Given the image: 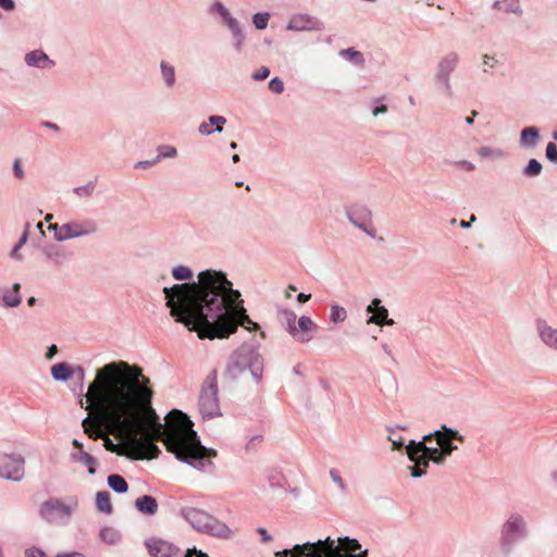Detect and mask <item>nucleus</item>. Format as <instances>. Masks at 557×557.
Instances as JSON below:
<instances>
[{"label": "nucleus", "mask_w": 557, "mask_h": 557, "mask_svg": "<svg viewBox=\"0 0 557 557\" xmlns=\"http://www.w3.org/2000/svg\"><path fill=\"white\" fill-rule=\"evenodd\" d=\"M347 215L349 221L358 228L362 230L369 236H375V228L371 221V211L363 206H352L347 209Z\"/></svg>", "instance_id": "nucleus-13"}, {"label": "nucleus", "mask_w": 557, "mask_h": 557, "mask_svg": "<svg viewBox=\"0 0 557 557\" xmlns=\"http://www.w3.org/2000/svg\"><path fill=\"white\" fill-rule=\"evenodd\" d=\"M210 11L211 13H218L222 17L226 16L230 13L228 10L220 1L213 2L210 8Z\"/></svg>", "instance_id": "nucleus-39"}, {"label": "nucleus", "mask_w": 557, "mask_h": 557, "mask_svg": "<svg viewBox=\"0 0 557 557\" xmlns=\"http://www.w3.org/2000/svg\"><path fill=\"white\" fill-rule=\"evenodd\" d=\"M330 475H331L332 480H333L335 483H337V484H338V486H339V488H341L342 491H344V490L346 488V485H345V483H344L343 479L341 478L339 472H338L337 470L332 469V470L330 471Z\"/></svg>", "instance_id": "nucleus-44"}, {"label": "nucleus", "mask_w": 557, "mask_h": 557, "mask_svg": "<svg viewBox=\"0 0 557 557\" xmlns=\"http://www.w3.org/2000/svg\"><path fill=\"white\" fill-rule=\"evenodd\" d=\"M175 458L201 472H212L214 463L211 457L215 455H174Z\"/></svg>", "instance_id": "nucleus-14"}, {"label": "nucleus", "mask_w": 557, "mask_h": 557, "mask_svg": "<svg viewBox=\"0 0 557 557\" xmlns=\"http://www.w3.org/2000/svg\"><path fill=\"white\" fill-rule=\"evenodd\" d=\"M404 446V443L401 441H392V450H400Z\"/></svg>", "instance_id": "nucleus-58"}, {"label": "nucleus", "mask_w": 557, "mask_h": 557, "mask_svg": "<svg viewBox=\"0 0 557 557\" xmlns=\"http://www.w3.org/2000/svg\"><path fill=\"white\" fill-rule=\"evenodd\" d=\"M20 288H21L20 284L15 283L13 285L12 292H8L3 295V301L5 302L7 306L15 307V306L20 305V302H21Z\"/></svg>", "instance_id": "nucleus-26"}, {"label": "nucleus", "mask_w": 557, "mask_h": 557, "mask_svg": "<svg viewBox=\"0 0 557 557\" xmlns=\"http://www.w3.org/2000/svg\"><path fill=\"white\" fill-rule=\"evenodd\" d=\"M40 515L44 519L51 523H60L66 521L71 516L70 507L58 499L45 502L40 508Z\"/></svg>", "instance_id": "nucleus-12"}, {"label": "nucleus", "mask_w": 557, "mask_h": 557, "mask_svg": "<svg viewBox=\"0 0 557 557\" xmlns=\"http://www.w3.org/2000/svg\"><path fill=\"white\" fill-rule=\"evenodd\" d=\"M380 299H373L372 302L368 306L367 311L372 312L373 314L376 312V309L380 308Z\"/></svg>", "instance_id": "nucleus-56"}, {"label": "nucleus", "mask_w": 557, "mask_h": 557, "mask_svg": "<svg viewBox=\"0 0 557 557\" xmlns=\"http://www.w3.org/2000/svg\"><path fill=\"white\" fill-rule=\"evenodd\" d=\"M269 22L268 13H257L253 15V24L258 29H264Z\"/></svg>", "instance_id": "nucleus-36"}, {"label": "nucleus", "mask_w": 557, "mask_h": 557, "mask_svg": "<svg viewBox=\"0 0 557 557\" xmlns=\"http://www.w3.org/2000/svg\"><path fill=\"white\" fill-rule=\"evenodd\" d=\"M218 391V372L213 370L205 379L199 396V410L205 418L220 414Z\"/></svg>", "instance_id": "nucleus-6"}, {"label": "nucleus", "mask_w": 557, "mask_h": 557, "mask_svg": "<svg viewBox=\"0 0 557 557\" xmlns=\"http://www.w3.org/2000/svg\"><path fill=\"white\" fill-rule=\"evenodd\" d=\"M162 76L169 86H173L175 82L174 67L165 62L161 63Z\"/></svg>", "instance_id": "nucleus-31"}, {"label": "nucleus", "mask_w": 557, "mask_h": 557, "mask_svg": "<svg viewBox=\"0 0 557 557\" xmlns=\"http://www.w3.org/2000/svg\"><path fill=\"white\" fill-rule=\"evenodd\" d=\"M150 380L138 366L110 362L97 370L85 395L89 412L82 426L89 440H101L112 453H216L201 445L194 423L183 411L171 410L164 423L152 408Z\"/></svg>", "instance_id": "nucleus-1"}, {"label": "nucleus", "mask_w": 557, "mask_h": 557, "mask_svg": "<svg viewBox=\"0 0 557 557\" xmlns=\"http://www.w3.org/2000/svg\"><path fill=\"white\" fill-rule=\"evenodd\" d=\"M314 329L313 321L309 317L302 315L298 319L296 327L293 329L292 336L300 343H308L312 339Z\"/></svg>", "instance_id": "nucleus-16"}, {"label": "nucleus", "mask_w": 557, "mask_h": 557, "mask_svg": "<svg viewBox=\"0 0 557 557\" xmlns=\"http://www.w3.org/2000/svg\"><path fill=\"white\" fill-rule=\"evenodd\" d=\"M539 137L536 127H527L521 133V143L527 146H533Z\"/></svg>", "instance_id": "nucleus-28"}, {"label": "nucleus", "mask_w": 557, "mask_h": 557, "mask_svg": "<svg viewBox=\"0 0 557 557\" xmlns=\"http://www.w3.org/2000/svg\"><path fill=\"white\" fill-rule=\"evenodd\" d=\"M100 539L107 544H115L121 540V534L117 530L111 527H106L100 531Z\"/></svg>", "instance_id": "nucleus-25"}, {"label": "nucleus", "mask_w": 557, "mask_h": 557, "mask_svg": "<svg viewBox=\"0 0 557 557\" xmlns=\"http://www.w3.org/2000/svg\"><path fill=\"white\" fill-rule=\"evenodd\" d=\"M26 557H46V555L38 548H32L26 552Z\"/></svg>", "instance_id": "nucleus-51"}, {"label": "nucleus", "mask_w": 557, "mask_h": 557, "mask_svg": "<svg viewBox=\"0 0 557 557\" xmlns=\"http://www.w3.org/2000/svg\"><path fill=\"white\" fill-rule=\"evenodd\" d=\"M172 275L175 280L184 281L191 278L193 272L189 268L181 265L173 269Z\"/></svg>", "instance_id": "nucleus-32"}, {"label": "nucleus", "mask_w": 557, "mask_h": 557, "mask_svg": "<svg viewBox=\"0 0 557 557\" xmlns=\"http://www.w3.org/2000/svg\"><path fill=\"white\" fill-rule=\"evenodd\" d=\"M342 55L348 57L354 62L361 64L363 62V57L359 51L352 49H346L341 52Z\"/></svg>", "instance_id": "nucleus-37"}, {"label": "nucleus", "mask_w": 557, "mask_h": 557, "mask_svg": "<svg viewBox=\"0 0 557 557\" xmlns=\"http://www.w3.org/2000/svg\"><path fill=\"white\" fill-rule=\"evenodd\" d=\"M347 317L346 310L339 306H332L331 308V320L334 323L343 322Z\"/></svg>", "instance_id": "nucleus-34"}, {"label": "nucleus", "mask_w": 557, "mask_h": 557, "mask_svg": "<svg viewBox=\"0 0 557 557\" xmlns=\"http://www.w3.org/2000/svg\"><path fill=\"white\" fill-rule=\"evenodd\" d=\"M13 171L17 178L22 180L24 177V172L21 165V161L18 159L14 161Z\"/></svg>", "instance_id": "nucleus-49"}, {"label": "nucleus", "mask_w": 557, "mask_h": 557, "mask_svg": "<svg viewBox=\"0 0 557 557\" xmlns=\"http://www.w3.org/2000/svg\"><path fill=\"white\" fill-rule=\"evenodd\" d=\"M269 483L272 487L283 488L286 484V479L282 472L274 470L269 474Z\"/></svg>", "instance_id": "nucleus-30"}, {"label": "nucleus", "mask_w": 557, "mask_h": 557, "mask_svg": "<svg viewBox=\"0 0 557 557\" xmlns=\"http://www.w3.org/2000/svg\"><path fill=\"white\" fill-rule=\"evenodd\" d=\"M0 7L7 11H11L14 9L13 0H0Z\"/></svg>", "instance_id": "nucleus-53"}, {"label": "nucleus", "mask_w": 557, "mask_h": 557, "mask_svg": "<svg viewBox=\"0 0 557 557\" xmlns=\"http://www.w3.org/2000/svg\"><path fill=\"white\" fill-rule=\"evenodd\" d=\"M257 532L258 534L261 535L262 542H270L272 540V536L268 533V531L264 528H258Z\"/></svg>", "instance_id": "nucleus-52"}, {"label": "nucleus", "mask_w": 557, "mask_h": 557, "mask_svg": "<svg viewBox=\"0 0 557 557\" xmlns=\"http://www.w3.org/2000/svg\"><path fill=\"white\" fill-rule=\"evenodd\" d=\"M288 28L289 29H305L306 25L302 23L301 17H295L289 22Z\"/></svg>", "instance_id": "nucleus-46"}, {"label": "nucleus", "mask_w": 557, "mask_h": 557, "mask_svg": "<svg viewBox=\"0 0 557 557\" xmlns=\"http://www.w3.org/2000/svg\"><path fill=\"white\" fill-rule=\"evenodd\" d=\"M145 546L151 557H207L195 547L183 553L181 548L160 537H150L145 541Z\"/></svg>", "instance_id": "nucleus-7"}, {"label": "nucleus", "mask_w": 557, "mask_h": 557, "mask_svg": "<svg viewBox=\"0 0 557 557\" xmlns=\"http://www.w3.org/2000/svg\"><path fill=\"white\" fill-rule=\"evenodd\" d=\"M387 111V107L385 104H382L380 107H376L374 110H373V115L376 116L377 114L380 113H385Z\"/></svg>", "instance_id": "nucleus-60"}, {"label": "nucleus", "mask_w": 557, "mask_h": 557, "mask_svg": "<svg viewBox=\"0 0 557 557\" xmlns=\"http://www.w3.org/2000/svg\"><path fill=\"white\" fill-rule=\"evenodd\" d=\"M222 272L206 270L199 273L197 283L175 284L164 287L163 293L170 314L200 339L227 338L238 325L257 330L259 325L236 305L239 292Z\"/></svg>", "instance_id": "nucleus-2"}, {"label": "nucleus", "mask_w": 557, "mask_h": 557, "mask_svg": "<svg viewBox=\"0 0 557 557\" xmlns=\"http://www.w3.org/2000/svg\"><path fill=\"white\" fill-rule=\"evenodd\" d=\"M270 75V70L265 66L261 67L257 73L252 75L253 79L262 81L265 79Z\"/></svg>", "instance_id": "nucleus-47"}, {"label": "nucleus", "mask_w": 557, "mask_h": 557, "mask_svg": "<svg viewBox=\"0 0 557 557\" xmlns=\"http://www.w3.org/2000/svg\"><path fill=\"white\" fill-rule=\"evenodd\" d=\"M280 319L286 325L288 333L292 335L293 329L296 327V314L292 310L280 311Z\"/></svg>", "instance_id": "nucleus-27"}, {"label": "nucleus", "mask_w": 557, "mask_h": 557, "mask_svg": "<svg viewBox=\"0 0 557 557\" xmlns=\"http://www.w3.org/2000/svg\"><path fill=\"white\" fill-rule=\"evenodd\" d=\"M380 299H373L372 302L368 306L367 311L372 312L373 314L376 312V309L380 308Z\"/></svg>", "instance_id": "nucleus-54"}, {"label": "nucleus", "mask_w": 557, "mask_h": 557, "mask_svg": "<svg viewBox=\"0 0 557 557\" xmlns=\"http://www.w3.org/2000/svg\"><path fill=\"white\" fill-rule=\"evenodd\" d=\"M222 18L233 33L236 34L239 32L238 22L234 17H232L230 13Z\"/></svg>", "instance_id": "nucleus-43"}, {"label": "nucleus", "mask_w": 557, "mask_h": 557, "mask_svg": "<svg viewBox=\"0 0 557 557\" xmlns=\"http://www.w3.org/2000/svg\"><path fill=\"white\" fill-rule=\"evenodd\" d=\"M73 458L75 461L87 466L90 474H95V465L97 463V460L92 455H73Z\"/></svg>", "instance_id": "nucleus-29"}, {"label": "nucleus", "mask_w": 557, "mask_h": 557, "mask_svg": "<svg viewBox=\"0 0 557 557\" xmlns=\"http://www.w3.org/2000/svg\"><path fill=\"white\" fill-rule=\"evenodd\" d=\"M174 156H176V149L174 147L162 146V147H160V154L158 156L157 159H160V158H172Z\"/></svg>", "instance_id": "nucleus-41"}, {"label": "nucleus", "mask_w": 557, "mask_h": 557, "mask_svg": "<svg viewBox=\"0 0 557 557\" xmlns=\"http://www.w3.org/2000/svg\"><path fill=\"white\" fill-rule=\"evenodd\" d=\"M269 88L275 94H281L284 90V84L280 78L274 77L270 81Z\"/></svg>", "instance_id": "nucleus-40"}, {"label": "nucleus", "mask_w": 557, "mask_h": 557, "mask_svg": "<svg viewBox=\"0 0 557 557\" xmlns=\"http://www.w3.org/2000/svg\"><path fill=\"white\" fill-rule=\"evenodd\" d=\"M380 299H373L372 302L368 306L367 311L372 312L373 314L376 312V309L380 308Z\"/></svg>", "instance_id": "nucleus-57"}, {"label": "nucleus", "mask_w": 557, "mask_h": 557, "mask_svg": "<svg viewBox=\"0 0 557 557\" xmlns=\"http://www.w3.org/2000/svg\"><path fill=\"white\" fill-rule=\"evenodd\" d=\"M261 443H262V437L261 436H255L247 444V449L248 450L260 449L261 448Z\"/></svg>", "instance_id": "nucleus-45"}, {"label": "nucleus", "mask_w": 557, "mask_h": 557, "mask_svg": "<svg viewBox=\"0 0 557 557\" xmlns=\"http://www.w3.org/2000/svg\"><path fill=\"white\" fill-rule=\"evenodd\" d=\"M380 299H373L372 302L368 306L367 311L372 312L373 314L376 312V309L380 308Z\"/></svg>", "instance_id": "nucleus-55"}, {"label": "nucleus", "mask_w": 557, "mask_h": 557, "mask_svg": "<svg viewBox=\"0 0 557 557\" xmlns=\"http://www.w3.org/2000/svg\"><path fill=\"white\" fill-rule=\"evenodd\" d=\"M541 171H542L541 163L535 159H531L529 161L527 168L524 169V174L527 176H536L541 173Z\"/></svg>", "instance_id": "nucleus-33"}, {"label": "nucleus", "mask_w": 557, "mask_h": 557, "mask_svg": "<svg viewBox=\"0 0 557 557\" xmlns=\"http://www.w3.org/2000/svg\"><path fill=\"white\" fill-rule=\"evenodd\" d=\"M527 535V524L522 516L511 515L503 524L499 544L505 554H509L511 546Z\"/></svg>", "instance_id": "nucleus-8"}, {"label": "nucleus", "mask_w": 557, "mask_h": 557, "mask_svg": "<svg viewBox=\"0 0 557 557\" xmlns=\"http://www.w3.org/2000/svg\"><path fill=\"white\" fill-rule=\"evenodd\" d=\"M361 549V544L356 539L348 536L297 544L292 549L276 552L275 556L285 557H344Z\"/></svg>", "instance_id": "nucleus-3"}, {"label": "nucleus", "mask_w": 557, "mask_h": 557, "mask_svg": "<svg viewBox=\"0 0 557 557\" xmlns=\"http://www.w3.org/2000/svg\"><path fill=\"white\" fill-rule=\"evenodd\" d=\"M446 456L447 455H407L408 463L406 468L412 478H421L426 473L430 461L442 465Z\"/></svg>", "instance_id": "nucleus-11"}, {"label": "nucleus", "mask_w": 557, "mask_h": 557, "mask_svg": "<svg viewBox=\"0 0 557 557\" xmlns=\"http://www.w3.org/2000/svg\"><path fill=\"white\" fill-rule=\"evenodd\" d=\"M51 374H52L53 379L57 381H60V380L65 381L72 376L73 371L66 363H57V364L52 366Z\"/></svg>", "instance_id": "nucleus-24"}, {"label": "nucleus", "mask_w": 557, "mask_h": 557, "mask_svg": "<svg viewBox=\"0 0 557 557\" xmlns=\"http://www.w3.org/2000/svg\"><path fill=\"white\" fill-rule=\"evenodd\" d=\"M109 486L116 493H125L128 490V484L126 480L120 474H110L108 476Z\"/></svg>", "instance_id": "nucleus-23"}, {"label": "nucleus", "mask_w": 557, "mask_h": 557, "mask_svg": "<svg viewBox=\"0 0 557 557\" xmlns=\"http://www.w3.org/2000/svg\"><path fill=\"white\" fill-rule=\"evenodd\" d=\"M311 295L310 294H304V293H300L298 296H297V299L299 302L304 304V302H307L309 299H310Z\"/></svg>", "instance_id": "nucleus-59"}, {"label": "nucleus", "mask_w": 557, "mask_h": 557, "mask_svg": "<svg viewBox=\"0 0 557 557\" xmlns=\"http://www.w3.org/2000/svg\"><path fill=\"white\" fill-rule=\"evenodd\" d=\"M96 506L99 511L111 513L113 508L111 505L110 493L107 491L98 492L96 495Z\"/></svg>", "instance_id": "nucleus-22"}, {"label": "nucleus", "mask_w": 557, "mask_h": 557, "mask_svg": "<svg viewBox=\"0 0 557 557\" xmlns=\"http://www.w3.org/2000/svg\"><path fill=\"white\" fill-rule=\"evenodd\" d=\"M479 153L482 157H491V156L499 157L503 154L500 151H493L491 148H487V147L481 148Z\"/></svg>", "instance_id": "nucleus-48"}, {"label": "nucleus", "mask_w": 557, "mask_h": 557, "mask_svg": "<svg viewBox=\"0 0 557 557\" xmlns=\"http://www.w3.org/2000/svg\"><path fill=\"white\" fill-rule=\"evenodd\" d=\"M57 351H58V348L55 345L50 346L47 351V358L51 359L57 354Z\"/></svg>", "instance_id": "nucleus-61"}, {"label": "nucleus", "mask_w": 557, "mask_h": 557, "mask_svg": "<svg viewBox=\"0 0 557 557\" xmlns=\"http://www.w3.org/2000/svg\"><path fill=\"white\" fill-rule=\"evenodd\" d=\"M463 436L445 425L432 434L425 435L421 442L410 441L405 447L406 453H451L458 450L455 442H463Z\"/></svg>", "instance_id": "nucleus-4"}, {"label": "nucleus", "mask_w": 557, "mask_h": 557, "mask_svg": "<svg viewBox=\"0 0 557 557\" xmlns=\"http://www.w3.org/2000/svg\"><path fill=\"white\" fill-rule=\"evenodd\" d=\"M158 502L150 495H144L135 500V508L147 516H153L158 511Z\"/></svg>", "instance_id": "nucleus-19"}, {"label": "nucleus", "mask_w": 557, "mask_h": 557, "mask_svg": "<svg viewBox=\"0 0 557 557\" xmlns=\"http://www.w3.org/2000/svg\"><path fill=\"white\" fill-rule=\"evenodd\" d=\"M458 61V54L456 52H449L441 60L438 64L437 78L444 84L447 90L450 88L449 74L455 70Z\"/></svg>", "instance_id": "nucleus-15"}, {"label": "nucleus", "mask_w": 557, "mask_h": 557, "mask_svg": "<svg viewBox=\"0 0 557 557\" xmlns=\"http://www.w3.org/2000/svg\"><path fill=\"white\" fill-rule=\"evenodd\" d=\"M24 466L22 455H0V478L20 481L24 476Z\"/></svg>", "instance_id": "nucleus-10"}, {"label": "nucleus", "mask_w": 557, "mask_h": 557, "mask_svg": "<svg viewBox=\"0 0 557 557\" xmlns=\"http://www.w3.org/2000/svg\"><path fill=\"white\" fill-rule=\"evenodd\" d=\"M57 557H86V556L81 553H69V554L58 555Z\"/></svg>", "instance_id": "nucleus-62"}, {"label": "nucleus", "mask_w": 557, "mask_h": 557, "mask_svg": "<svg viewBox=\"0 0 557 557\" xmlns=\"http://www.w3.org/2000/svg\"><path fill=\"white\" fill-rule=\"evenodd\" d=\"M493 60H494V58H493V57H490V55H487V54H485V55L483 57V63H484V65H488V66H491V67H493V65H494L493 63H491V61H493Z\"/></svg>", "instance_id": "nucleus-63"}, {"label": "nucleus", "mask_w": 557, "mask_h": 557, "mask_svg": "<svg viewBox=\"0 0 557 557\" xmlns=\"http://www.w3.org/2000/svg\"><path fill=\"white\" fill-rule=\"evenodd\" d=\"M94 188H95L94 184L89 183L85 186L75 188L74 193L79 197H87V196L91 195Z\"/></svg>", "instance_id": "nucleus-38"}, {"label": "nucleus", "mask_w": 557, "mask_h": 557, "mask_svg": "<svg viewBox=\"0 0 557 557\" xmlns=\"http://www.w3.org/2000/svg\"><path fill=\"white\" fill-rule=\"evenodd\" d=\"M49 230L54 231V237L59 242L67 240L75 237L92 234L97 231V224L94 221H72L63 225L57 223L50 224Z\"/></svg>", "instance_id": "nucleus-9"}, {"label": "nucleus", "mask_w": 557, "mask_h": 557, "mask_svg": "<svg viewBox=\"0 0 557 557\" xmlns=\"http://www.w3.org/2000/svg\"><path fill=\"white\" fill-rule=\"evenodd\" d=\"M546 157L557 163V146L554 143H548L546 146Z\"/></svg>", "instance_id": "nucleus-42"}, {"label": "nucleus", "mask_w": 557, "mask_h": 557, "mask_svg": "<svg viewBox=\"0 0 557 557\" xmlns=\"http://www.w3.org/2000/svg\"><path fill=\"white\" fill-rule=\"evenodd\" d=\"M243 371V368L240 367V364L238 362H232L230 364H227L225 371H224V376L230 379V380H234L238 373H240Z\"/></svg>", "instance_id": "nucleus-35"}, {"label": "nucleus", "mask_w": 557, "mask_h": 557, "mask_svg": "<svg viewBox=\"0 0 557 557\" xmlns=\"http://www.w3.org/2000/svg\"><path fill=\"white\" fill-rule=\"evenodd\" d=\"M25 61L30 66L48 67L53 64V62L48 59L47 54L41 51H32L27 53Z\"/></svg>", "instance_id": "nucleus-20"}, {"label": "nucleus", "mask_w": 557, "mask_h": 557, "mask_svg": "<svg viewBox=\"0 0 557 557\" xmlns=\"http://www.w3.org/2000/svg\"><path fill=\"white\" fill-rule=\"evenodd\" d=\"M181 515L198 532L220 539H228L232 535V530L224 522L202 509L185 507L182 508Z\"/></svg>", "instance_id": "nucleus-5"}, {"label": "nucleus", "mask_w": 557, "mask_h": 557, "mask_svg": "<svg viewBox=\"0 0 557 557\" xmlns=\"http://www.w3.org/2000/svg\"><path fill=\"white\" fill-rule=\"evenodd\" d=\"M388 315V312H387V309L385 307H380L376 309V312L374 314H372L367 323L370 324V323H373V324H376V325H393L395 322L393 319H388L387 318Z\"/></svg>", "instance_id": "nucleus-21"}, {"label": "nucleus", "mask_w": 557, "mask_h": 557, "mask_svg": "<svg viewBox=\"0 0 557 557\" xmlns=\"http://www.w3.org/2000/svg\"><path fill=\"white\" fill-rule=\"evenodd\" d=\"M156 161L153 162H149V161H140L138 162L135 168H147V166H150L151 164H153Z\"/></svg>", "instance_id": "nucleus-64"}, {"label": "nucleus", "mask_w": 557, "mask_h": 557, "mask_svg": "<svg viewBox=\"0 0 557 557\" xmlns=\"http://www.w3.org/2000/svg\"><path fill=\"white\" fill-rule=\"evenodd\" d=\"M125 456L131 459H134V460H144V459L151 460V459L157 458L159 455L151 454V455H125Z\"/></svg>", "instance_id": "nucleus-50"}, {"label": "nucleus", "mask_w": 557, "mask_h": 557, "mask_svg": "<svg viewBox=\"0 0 557 557\" xmlns=\"http://www.w3.org/2000/svg\"><path fill=\"white\" fill-rule=\"evenodd\" d=\"M226 123V119L221 115H211L208 121L202 122L199 125V133L202 135H211L214 131L222 132L223 125Z\"/></svg>", "instance_id": "nucleus-18"}, {"label": "nucleus", "mask_w": 557, "mask_h": 557, "mask_svg": "<svg viewBox=\"0 0 557 557\" xmlns=\"http://www.w3.org/2000/svg\"><path fill=\"white\" fill-rule=\"evenodd\" d=\"M536 330L541 341L557 350V329L550 326L545 320H537Z\"/></svg>", "instance_id": "nucleus-17"}]
</instances>
